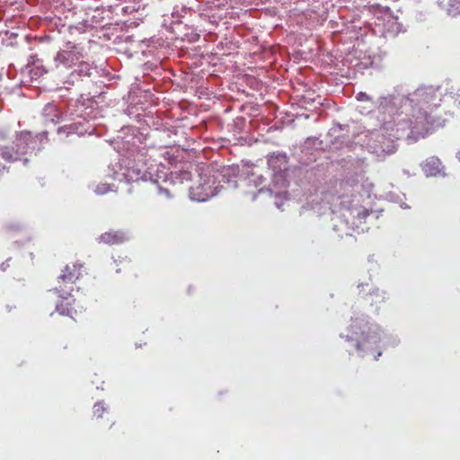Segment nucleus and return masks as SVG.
I'll list each match as a JSON object with an SVG mask.
<instances>
[{
	"label": "nucleus",
	"mask_w": 460,
	"mask_h": 460,
	"mask_svg": "<svg viewBox=\"0 0 460 460\" xmlns=\"http://www.w3.org/2000/svg\"><path fill=\"white\" fill-rule=\"evenodd\" d=\"M443 91L432 85L420 86L407 96L388 95L378 100L377 110L383 122V136L388 135L389 141L407 137L416 139L426 137L437 124L431 117L434 108L440 105Z\"/></svg>",
	"instance_id": "nucleus-1"
},
{
	"label": "nucleus",
	"mask_w": 460,
	"mask_h": 460,
	"mask_svg": "<svg viewBox=\"0 0 460 460\" xmlns=\"http://www.w3.org/2000/svg\"><path fill=\"white\" fill-rule=\"evenodd\" d=\"M349 333L345 338L347 341H354L357 349L362 353V355L372 352L382 343L383 347L394 345L398 342L396 339L385 337L381 338L380 328L376 324L369 325L364 317L356 318L352 320V323L349 326ZM342 338L343 334L341 335Z\"/></svg>",
	"instance_id": "nucleus-2"
},
{
	"label": "nucleus",
	"mask_w": 460,
	"mask_h": 460,
	"mask_svg": "<svg viewBox=\"0 0 460 460\" xmlns=\"http://www.w3.org/2000/svg\"><path fill=\"white\" fill-rule=\"evenodd\" d=\"M237 173L236 166L224 167L217 175L211 174L208 170L200 172L198 184L190 188V199L198 202L207 201L220 191L221 182L227 184L229 188H236L237 181L232 180V177H236Z\"/></svg>",
	"instance_id": "nucleus-3"
},
{
	"label": "nucleus",
	"mask_w": 460,
	"mask_h": 460,
	"mask_svg": "<svg viewBox=\"0 0 460 460\" xmlns=\"http://www.w3.org/2000/svg\"><path fill=\"white\" fill-rule=\"evenodd\" d=\"M47 139V133L42 132L32 136L29 132L21 133L13 143L15 150L19 151V157L27 154H33L42 147L43 140Z\"/></svg>",
	"instance_id": "nucleus-4"
},
{
	"label": "nucleus",
	"mask_w": 460,
	"mask_h": 460,
	"mask_svg": "<svg viewBox=\"0 0 460 460\" xmlns=\"http://www.w3.org/2000/svg\"><path fill=\"white\" fill-rule=\"evenodd\" d=\"M83 268L82 264H73L72 267L66 265L63 273L58 277V282L63 283L65 287L61 284L56 288V291L58 296L62 298L66 299L73 291V284L81 277V269Z\"/></svg>",
	"instance_id": "nucleus-5"
},
{
	"label": "nucleus",
	"mask_w": 460,
	"mask_h": 460,
	"mask_svg": "<svg viewBox=\"0 0 460 460\" xmlns=\"http://www.w3.org/2000/svg\"><path fill=\"white\" fill-rule=\"evenodd\" d=\"M84 57L83 48L79 45H71L68 43L67 49L60 50L57 53L54 58L56 66H64L65 67H70L75 62L79 61Z\"/></svg>",
	"instance_id": "nucleus-6"
},
{
	"label": "nucleus",
	"mask_w": 460,
	"mask_h": 460,
	"mask_svg": "<svg viewBox=\"0 0 460 460\" xmlns=\"http://www.w3.org/2000/svg\"><path fill=\"white\" fill-rule=\"evenodd\" d=\"M243 184L249 188V190L247 191V194L252 195V200H254L256 199V193H269L270 195H272V190L270 189L265 188L264 182L266 181V179L261 175L256 174L252 172L251 176L244 179Z\"/></svg>",
	"instance_id": "nucleus-7"
},
{
	"label": "nucleus",
	"mask_w": 460,
	"mask_h": 460,
	"mask_svg": "<svg viewBox=\"0 0 460 460\" xmlns=\"http://www.w3.org/2000/svg\"><path fill=\"white\" fill-rule=\"evenodd\" d=\"M112 177L115 179H118L119 181H121V179H126L128 181H154V175L150 171L147 170H142L140 168H128L127 172L119 173L114 172L112 174Z\"/></svg>",
	"instance_id": "nucleus-8"
},
{
	"label": "nucleus",
	"mask_w": 460,
	"mask_h": 460,
	"mask_svg": "<svg viewBox=\"0 0 460 460\" xmlns=\"http://www.w3.org/2000/svg\"><path fill=\"white\" fill-rule=\"evenodd\" d=\"M268 164L273 171L274 177L282 178L288 166L287 155L281 153L272 154L268 158Z\"/></svg>",
	"instance_id": "nucleus-9"
},
{
	"label": "nucleus",
	"mask_w": 460,
	"mask_h": 460,
	"mask_svg": "<svg viewBox=\"0 0 460 460\" xmlns=\"http://www.w3.org/2000/svg\"><path fill=\"white\" fill-rule=\"evenodd\" d=\"M129 235L122 231H110L102 234L99 241L108 244H118L128 240Z\"/></svg>",
	"instance_id": "nucleus-10"
},
{
	"label": "nucleus",
	"mask_w": 460,
	"mask_h": 460,
	"mask_svg": "<svg viewBox=\"0 0 460 460\" xmlns=\"http://www.w3.org/2000/svg\"><path fill=\"white\" fill-rule=\"evenodd\" d=\"M443 166L438 157L432 156L422 164V170L427 176H437L442 172Z\"/></svg>",
	"instance_id": "nucleus-11"
},
{
	"label": "nucleus",
	"mask_w": 460,
	"mask_h": 460,
	"mask_svg": "<svg viewBox=\"0 0 460 460\" xmlns=\"http://www.w3.org/2000/svg\"><path fill=\"white\" fill-rule=\"evenodd\" d=\"M42 116L45 118L47 122L57 124L59 122V111L57 105L53 103H48L43 111Z\"/></svg>",
	"instance_id": "nucleus-12"
},
{
	"label": "nucleus",
	"mask_w": 460,
	"mask_h": 460,
	"mask_svg": "<svg viewBox=\"0 0 460 460\" xmlns=\"http://www.w3.org/2000/svg\"><path fill=\"white\" fill-rule=\"evenodd\" d=\"M0 157L7 162H13L21 159L19 157V151L15 150L14 146H0Z\"/></svg>",
	"instance_id": "nucleus-13"
},
{
	"label": "nucleus",
	"mask_w": 460,
	"mask_h": 460,
	"mask_svg": "<svg viewBox=\"0 0 460 460\" xmlns=\"http://www.w3.org/2000/svg\"><path fill=\"white\" fill-rule=\"evenodd\" d=\"M445 96L452 99L454 103L460 107V88L455 85L445 89Z\"/></svg>",
	"instance_id": "nucleus-14"
},
{
	"label": "nucleus",
	"mask_w": 460,
	"mask_h": 460,
	"mask_svg": "<svg viewBox=\"0 0 460 460\" xmlns=\"http://www.w3.org/2000/svg\"><path fill=\"white\" fill-rule=\"evenodd\" d=\"M446 11L452 17L460 15V0H448Z\"/></svg>",
	"instance_id": "nucleus-15"
},
{
	"label": "nucleus",
	"mask_w": 460,
	"mask_h": 460,
	"mask_svg": "<svg viewBox=\"0 0 460 460\" xmlns=\"http://www.w3.org/2000/svg\"><path fill=\"white\" fill-rule=\"evenodd\" d=\"M66 133V136H69L70 134H77V135H82L83 132L82 131H79L78 129V126L76 123H74V124H71V125H66V126H64L62 128H58V133L61 134V133Z\"/></svg>",
	"instance_id": "nucleus-16"
},
{
	"label": "nucleus",
	"mask_w": 460,
	"mask_h": 460,
	"mask_svg": "<svg viewBox=\"0 0 460 460\" xmlns=\"http://www.w3.org/2000/svg\"><path fill=\"white\" fill-rule=\"evenodd\" d=\"M92 68L88 63L82 62L79 64L76 72L81 76H90L92 75Z\"/></svg>",
	"instance_id": "nucleus-17"
},
{
	"label": "nucleus",
	"mask_w": 460,
	"mask_h": 460,
	"mask_svg": "<svg viewBox=\"0 0 460 460\" xmlns=\"http://www.w3.org/2000/svg\"><path fill=\"white\" fill-rule=\"evenodd\" d=\"M56 310L62 315H70L71 310L68 308L67 305L63 303L58 304L56 306Z\"/></svg>",
	"instance_id": "nucleus-18"
},
{
	"label": "nucleus",
	"mask_w": 460,
	"mask_h": 460,
	"mask_svg": "<svg viewBox=\"0 0 460 460\" xmlns=\"http://www.w3.org/2000/svg\"><path fill=\"white\" fill-rule=\"evenodd\" d=\"M105 407L103 406L102 402H99L93 406V414L98 418L102 417V413L105 411Z\"/></svg>",
	"instance_id": "nucleus-19"
},
{
	"label": "nucleus",
	"mask_w": 460,
	"mask_h": 460,
	"mask_svg": "<svg viewBox=\"0 0 460 460\" xmlns=\"http://www.w3.org/2000/svg\"><path fill=\"white\" fill-rule=\"evenodd\" d=\"M110 190H111L110 185L102 183V184L97 185L94 191L98 195H102V194L107 193Z\"/></svg>",
	"instance_id": "nucleus-20"
},
{
	"label": "nucleus",
	"mask_w": 460,
	"mask_h": 460,
	"mask_svg": "<svg viewBox=\"0 0 460 460\" xmlns=\"http://www.w3.org/2000/svg\"><path fill=\"white\" fill-rule=\"evenodd\" d=\"M357 100L360 101V102H367V101H370L371 97L368 94H367L366 93L360 92L357 94Z\"/></svg>",
	"instance_id": "nucleus-21"
},
{
	"label": "nucleus",
	"mask_w": 460,
	"mask_h": 460,
	"mask_svg": "<svg viewBox=\"0 0 460 460\" xmlns=\"http://www.w3.org/2000/svg\"><path fill=\"white\" fill-rule=\"evenodd\" d=\"M158 193L161 196H164L166 199H171L172 195L170 193V190L165 188L158 187Z\"/></svg>",
	"instance_id": "nucleus-22"
},
{
	"label": "nucleus",
	"mask_w": 460,
	"mask_h": 460,
	"mask_svg": "<svg viewBox=\"0 0 460 460\" xmlns=\"http://www.w3.org/2000/svg\"><path fill=\"white\" fill-rule=\"evenodd\" d=\"M368 211L365 208H360L357 210V216L359 218H366L368 216Z\"/></svg>",
	"instance_id": "nucleus-23"
},
{
	"label": "nucleus",
	"mask_w": 460,
	"mask_h": 460,
	"mask_svg": "<svg viewBox=\"0 0 460 460\" xmlns=\"http://www.w3.org/2000/svg\"><path fill=\"white\" fill-rule=\"evenodd\" d=\"M381 148H382V151H383V152H385V153H386V154H388V155L393 154V153H394V152H395V146H394V145H389V146H387V149H385V147H384V146H381Z\"/></svg>",
	"instance_id": "nucleus-24"
},
{
	"label": "nucleus",
	"mask_w": 460,
	"mask_h": 460,
	"mask_svg": "<svg viewBox=\"0 0 460 460\" xmlns=\"http://www.w3.org/2000/svg\"><path fill=\"white\" fill-rule=\"evenodd\" d=\"M371 296H376V300L375 302L383 301L385 299V296L383 295L379 294L378 290L374 291L370 294Z\"/></svg>",
	"instance_id": "nucleus-25"
},
{
	"label": "nucleus",
	"mask_w": 460,
	"mask_h": 460,
	"mask_svg": "<svg viewBox=\"0 0 460 460\" xmlns=\"http://www.w3.org/2000/svg\"><path fill=\"white\" fill-rule=\"evenodd\" d=\"M393 26L395 27V29L394 30L396 33L399 32L401 30H400V27L401 25L398 23V22H394L393 23Z\"/></svg>",
	"instance_id": "nucleus-26"
},
{
	"label": "nucleus",
	"mask_w": 460,
	"mask_h": 460,
	"mask_svg": "<svg viewBox=\"0 0 460 460\" xmlns=\"http://www.w3.org/2000/svg\"><path fill=\"white\" fill-rule=\"evenodd\" d=\"M7 266H8L7 261L3 262V263L1 264V269H2L3 270H4L6 269V267H7Z\"/></svg>",
	"instance_id": "nucleus-27"
},
{
	"label": "nucleus",
	"mask_w": 460,
	"mask_h": 460,
	"mask_svg": "<svg viewBox=\"0 0 460 460\" xmlns=\"http://www.w3.org/2000/svg\"><path fill=\"white\" fill-rule=\"evenodd\" d=\"M382 352L381 351H378L377 354L374 357V359L375 360H377L378 358L381 356Z\"/></svg>",
	"instance_id": "nucleus-28"
},
{
	"label": "nucleus",
	"mask_w": 460,
	"mask_h": 460,
	"mask_svg": "<svg viewBox=\"0 0 460 460\" xmlns=\"http://www.w3.org/2000/svg\"><path fill=\"white\" fill-rule=\"evenodd\" d=\"M456 158L460 161V151L456 153Z\"/></svg>",
	"instance_id": "nucleus-29"
},
{
	"label": "nucleus",
	"mask_w": 460,
	"mask_h": 460,
	"mask_svg": "<svg viewBox=\"0 0 460 460\" xmlns=\"http://www.w3.org/2000/svg\"><path fill=\"white\" fill-rule=\"evenodd\" d=\"M4 169V166H3L1 164H0V172Z\"/></svg>",
	"instance_id": "nucleus-30"
},
{
	"label": "nucleus",
	"mask_w": 460,
	"mask_h": 460,
	"mask_svg": "<svg viewBox=\"0 0 460 460\" xmlns=\"http://www.w3.org/2000/svg\"><path fill=\"white\" fill-rule=\"evenodd\" d=\"M401 207L403 208H408V206L403 205V204Z\"/></svg>",
	"instance_id": "nucleus-31"
},
{
	"label": "nucleus",
	"mask_w": 460,
	"mask_h": 460,
	"mask_svg": "<svg viewBox=\"0 0 460 460\" xmlns=\"http://www.w3.org/2000/svg\"><path fill=\"white\" fill-rule=\"evenodd\" d=\"M276 206L280 208V204H279L278 202H276Z\"/></svg>",
	"instance_id": "nucleus-32"
}]
</instances>
